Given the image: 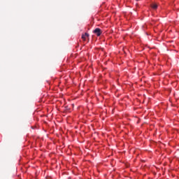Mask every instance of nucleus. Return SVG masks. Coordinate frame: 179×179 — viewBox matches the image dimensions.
Returning <instances> with one entry per match:
<instances>
[{"label": "nucleus", "instance_id": "2", "mask_svg": "<svg viewBox=\"0 0 179 179\" xmlns=\"http://www.w3.org/2000/svg\"><path fill=\"white\" fill-rule=\"evenodd\" d=\"M89 34L87 33H85V34H83L82 35V38L84 41H86V37H89Z\"/></svg>", "mask_w": 179, "mask_h": 179}, {"label": "nucleus", "instance_id": "1", "mask_svg": "<svg viewBox=\"0 0 179 179\" xmlns=\"http://www.w3.org/2000/svg\"><path fill=\"white\" fill-rule=\"evenodd\" d=\"M93 33H94V34H96V36H97L98 37L101 36V29H100L99 28H96Z\"/></svg>", "mask_w": 179, "mask_h": 179}, {"label": "nucleus", "instance_id": "3", "mask_svg": "<svg viewBox=\"0 0 179 179\" xmlns=\"http://www.w3.org/2000/svg\"><path fill=\"white\" fill-rule=\"evenodd\" d=\"M151 7L152 8V9H157V4L152 3L151 4Z\"/></svg>", "mask_w": 179, "mask_h": 179}]
</instances>
